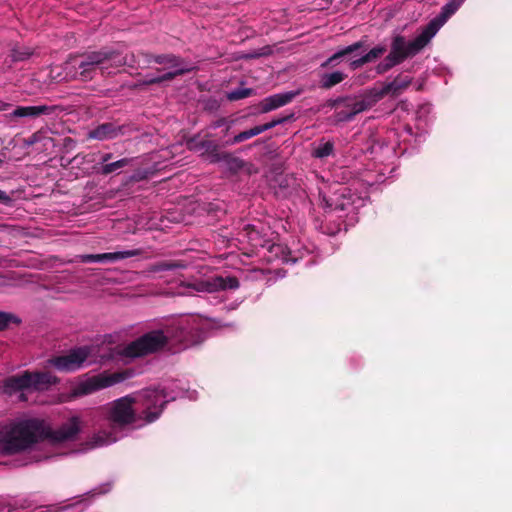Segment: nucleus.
<instances>
[{
	"label": "nucleus",
	"mask_w": 512,
	"mask_h": 512,
	"mask_svg": "<svg viewBox=\"0 0 512 512\" xmlns=\"http://www.w3.org/2000/svg\"><path fill=\"white\" fill-rule=\"evenodd\" d=\"M82 429L79 416H72L57 429H52L38 418L20 420L12 424L0 436V452L12 455L31 448L33 445L49 440L52 443L73 441Z\"/></svg>",
	"instance_id": "nucleus-1"
},
{
	"label": "nucleus",
	"mask_w": 512,
	"mask_h": 512,
	"mask_svg": "<svg viewBox=\"0 0 512 512\" xmlns=\"http://www.w3.org/2000/svg\"><path fill=\"white\" fill-rule=\"evenodd\" d=\"M168 400L157 389H146L138 396L126 395L108 404L106 419L112 428L123 429L143 420L151 424L163 413Z\"/></svg>",
	"instance_id": "nucleus-2"
},
{
	"label": "nucleus",
	"mask_w": 512,
	"mask_h": 512,
	"mask_svg": "<svg viewBox=\"0 0 512 512\" xmlns=\"http://www.w3.org/2000/svg\"><path fill=\"white\" fill-rule=\"evenodd\" d=\"M125 63V58L120 52L102 48L97 51L71 55L66 62V70L75 79L90 81L95 77L97 71H100L101 75L110 74V68H118Z\"/></svg>",
	"instance_id": "nucleus-3"
},
{
	"label": "nucleus",
	"mask_w": 512,
	"mask_h": 512,
	"mask_svg": "<svg viewBox=\"0 0 512 512\" xmlns=\"http://www.w3.org/2000/svg\"><path fill=\"white\" fill-rule=\"evenodd\" d=\"M431 40L432 37L423 27L413 40H407L406 37L401 34H394L391 37L388 55L376 67L377 73L384 74L393 67L403 63L406 59L415 57Z\"/></svg>",
	"instance_id": "nucleus-4"
},
{
	"label": "nucleus",
	"mask_w": 512,
	"mask_h": 512,
	"mask_svg": "<svg viewBox=\"0 0 512 512\" xmlns=\"http://www.w3.org/2000/svg\"><path fill=\"white\" fill-rule=\"evenodd\" d=\"M172 336L169 329L149 331L130 342L124 348V354L127 357L135 358L157 353L167 347Z\"/></svg>",
	"instance_id": "nucleus-5"
},
{
	"label": "nucleus",
	"mask_w": 512,
	"mask_h": 512,
	"mask_svg": "<svg viewBox=\"0 0 512 512\" xmlns=\"http://www.w3.org/2000/svg\"><path fill=\"white\" fill-rule=\"evenodd\" d=\"M147 63H156L163 66V70H167L168 68H175V71H168L160 76L152 77L145 79L139 83V85L150 86L154 84H160L162 82L171 81L178 76L185 75L191 72L194 68L189 66L187 62L172 53L167 54H145Z\"/></svg>",
	"instance_id": "nucleus-6"
},
{
	"label": "nucleus",
	"mask_w": 512,
	"mask_h": 512,
	"mask_svg": "<svg viewBox=\"0 0 512 512\" xmlns=\"http://www.w3.org/2000/svg\"><path fill=\"white\" fill-rule=\"evenodd\" d=\"M187 148L190 151L202 152V156H207L210 162L217 163L220 161L226 162L230 167L242 168L243 161L237 157H234L228 152H220L219 144L210 139V134L201 136L196 134L187 140Z\"/></svg>",
	"instance_id": "nucleus-7"
},
{
	"label": "nucleus",
	"mask_w": 512,
	"mask_h": 512,
	"mask_svg": "<svg viewBox=\"0 0 512 512\" xmlns=\"http://www.w3.org/2000/svg\"><path fill=\"white\" fill-rule=\"evenodd\" d=\"M59 382V379L49 372H30L24 371L8 377L4 386L11 392H17L27 389L37 391L47 390L50 386Z\"/></svg>",
	"instance_id": "nucleus-8"
},
{
	"label": "nucleus",
	"mask_w": 512,
	"mask_h": 512,
	"mask_svg": "<svg viewBox=\"0 0 512 512\" xmlns=\"http://www.w3.org/2000/svg\"><path fill=\"white\" fill-rule=\"evenodd\" d=\"M239 280L235 276H222L215 275L208 279L197 280L195 282H182L181 287L187 289V291H182L180 294L190 295V290L196 292H206V293H214L218 291L224 290H235L239 288Z\"/></svg>",
	"instance_id": "nucleus-9"
},
{
	"label": "nucleus",
	"mask_w": 512,
	"mask_h": 512,
	"mask_svg": "<svg viewBox=\"0 0 512 512\" xmlns=\"http://www.w3.org/2000/svg\"><path fill=\"white\" fill-rule=\"evenodd\" d=\"M127 378L126 372H115L112 374H99L88 378L85 381L77 384L72 390L73 397H80L89 395L100 389L110 387L114 384L120 383Z\"/></svg>",
	"instance_id": "nucleus-10"
},
{
	"label": "nucleus",
	"mask_w": 512,
	"mask_h": 512,
	"mask_svg": "<svg viewBox=\"0 0 512 512\" xmlns=\"http://www.w3.org/2000/svg\"><path fill=\"white\" fill-rule=\"evenodd\" d=\"M90 349L86 346L71 350L66 355L56 356L48 360V363L62 372H72L79 369L88 358Z\"/></svg>",
	"instance_id": "nucleus-11"
},
{
	"label": "nucleus",
	"mask_w": 512,
	"mask_h": 512,
	"mask_svg": "<svg viewBox=\"0 0 512 512\" xmlns=\"http://www.w3.org/2000/svg\"><path fill=\"white\" fill-rule=\"evenodd\" d=\"M239 235L246 238L253 248H267L269 252H283V247L272 243L259 231L255 225L247 224L239 232Z\"/></svg>",
	"instance_id": "nucleus-12"
},
{
	"label": "nucleus",
	"mask_w": 512,
	"mask_h": 512,
	"mask_svg": "<svg viewBox=\"0 0 512 512\" xmlns=\"http://www.w3.org/2000/svg\"><path fill=\"white\" fill-rule=\"evenodd\" d=\"M56 110L55 106H15L9 113L5 114L9 122H17L21 118L36 119L43 115H50Z\"/></svg>",
	"instance_id": "nucleus-13"
},
{
	"label": "nucleus",
	"mask_w": 512,
	"mask_h": 512,
	"mask_svg": "<svg viewBox=\"0 0 512 512\" xmlns=\"http://www.w3.org/2000/svg\"><path fill=\"white\" fill-rule=\"evenodd\" d=\"M377 102H379L378 98L376 97L372 88L359 96L344 97L343 107L348 109L350 113L355 117L357 114L372 108Z\"/></svg>",
	"instance_id": "nucleus-14"
},
{
	"label": "nucleus",
	"mask_w": 512,
	"mask_h": 512,
	"mask_svg": "<svg viewBox=\"0 0 512 512\" xmlns=\"http://www.w3.org/2000/svg\"><path fill=\"white\" fill-rule=\"evenodd\" d=\"M465 0H450L442 8L439 15L433 18L423 28L433 38L446 21L460 8Z\"/></svg>",
	"instance_id": "nucleus-15"
},
{
	"label": "nucleus",
	"mask_w": 512,
	"mask_h": 512,
	"mask_svg": "<svg viewBox=\"0 0 512 512\" xmlns=\"http://www.w3.org/2000/svg\"><path fill=\"white\" fill-rule=\"evenodd\" d=\"M128 129V125H117L114 122H105L90 130L87 137L99 141L110 140L120 135H125Z\"/></svg>",
	"instance_id": "nucleus-16"
},
{
	"label": "nucleus",
	"mask_w": 512,
	"mask_h": 512,
	"mask_svg": "<svg viewBox=\"0 0 512 512\" xmlns=\"http://www.w3.org/2000/svg\"><path fill=\"white\" fill-rule=\"evenodd\" d=\"M412 82V78L401 74L398 75L393 81L384 83L381 88L374 87L378 101L382 100L385 96L391 95L392 97L399 96L404 90H406Z\"/></svg>",
	"instance_id": "nucleus-17"
},
{
	"label": "nucleus",
	"mask_w": 512,
	"mask_h": 512,
	"mask_svg": "<svg viewBox=\"0 0 512 512\" xmlns=\"http://www.w3.org/2000/svg\"><path fill=\"white\" fill-rule=\"evenodd\" d=\"M141 254L139 249L118 251V252H107L102 254H85L78 256L82 263L92 262H115L122 259L135 257Z\"/></svg>",
	"instance_id": "nucleus-18"
},
{
	"label": "nucleus",
	"mask_w": 512,
	"mask_h": 512,
	"mask_svg": "<svg viewBox=\"0 0 512 512\" xmlns=\"http://www.w3.org/2000/svg\"><path fill=\"white\" fill-rule=\"evenodd\" d=\"M365 47V41L359 40L357 42L352 43L349 46H346L337 52H335L332 56H330L325 62L322 63L321 67L323 68H333L337 66L343 59L349 58V61L355 57V53L362 50Z\"/></svg>",
	"instance_id": "nucleus-19"
},
{
	"label": "nucleus",
	"mask_w": 512,
	"mask_h": 512,
	"mask_svg": "<svg viewBox=\"0 0 512 512\" xmlns=\"http://www.w3.org/2000/svg\"><path fill=\"white\" fill-rule=\"evenodd\" d=\"M297 95H299V91H288L266 97L259 104L260 112L268 113L279 107L285 106L292 102Z\"/></svg>",
	"instance_id": "nucleus-20"
},
{
	"label": "nucleus",
	"mask_w": 512,
	"mask_h": 512,
	"mask_svg": "<svg viewBox=\"0 0 512 512\" xmlns=\"http://www.w3.org/2000/svg\"><path fill=\"white\" fill-rule=\"evenodd\" d=\"M387 51V45L379 44L370 49L366 54L362 55L359 58L352 59L348 62V66L351 70H357L364 65L374 62L380 57H382Z\"/></svg>",
	"instance_id": "nucleus-21"
},
{
	"label": "nucleus",
	"mask_w": 512,
	"mask_h": 512,
	"mask_svg": "<svg viewBox=\"0 0 512 512\" xmlns=\"http://www.w3.org/2000/svg\"><path fill=\"white\" fill-rule=\"evenodd\" d=\"M176 333V336L179 338L178 341L183 345L184 348L199 342L200 334L196 328L189 329L186 326H179L176 329Z\"/></svg>",
	"instance_id": "nucleus-22"
},
{
	"label": "nucleus",
	"mask_w": 512,
	"mask_h": 512,
	"mask_svg": "<svg viewBox=\"0 0 512 512\" xmlns=\"http://www.w3.org/2000/svg\"><path fill=\"white\" fill-rule=\"evenodd\" d=\"M132 158H122L114 162L102 164L98 170V173L107 176L113 173H119L122 169L129 166L132 163Z\"/></svg>",
	"instance_id": "nucleus-23"
},
{
	"label": "nucleus",
	"mask_w": 512,
	"mask_h": 512,
	"mask_svg": "<svg viewBox=\"0 0 512 512\" xmlns=\"http://www.w3.org/2000/svg\"><path fill=\"white\" fill-rule=\"evenodd\" d=\"M186 263L181 260H169V261H159L156 262L149 267L150 272H162V271H170L176 269H184L186 268Z\"/></svg>",
	"instance_id": "nucleus-24"
},
{
	"label": "nucleus",
	"mask_w": 512,
	"mask_h": 512,
	"mask_svg": "<svg viewBox=\"0 0 512 512\" xmlns=\"http://www.w3.org/2000/svg\"><path fill=\"white\" fill-rule=\"evenodd\" d=\"M346 77L347 75L340 71L324 74L321 78V87L324 89H330L341 83Z\"/></svg>",
	"instance_id": "nucleus-25"
},
{
	"label": "nucleus",
	"mask_w": 512,
	"mask_h": 512,
	"mask_svg": "<svg viewBox=\"0 0 512 512\" xmlns=\"http://www.w3.org/2000/svg\"><path fill=\"white\" fill-rule=\"evenodd\" d=\"M334 151V143L332 141H327L320 143L317 147L313 149L312 155L315 158H326L332 155Z\"/></svg>",
	"instance_id": "nucleus-26"
},
{
	"label": "nucleus",
	"mask_w": 512,
	"mask_h": 512,
	"mask_svg": "<svg viewBox=\"0 0 512 512\" xmlns=\"http://www.w3.org/2000/svg\"><path fill=\"white\" fill-rule=\"evenodd\" d=\"M256 94L253 88H237L227 94V99L230 101H237Z\"/></svg>",
	"instance_id": "nucleus-27"
},
{
	"label": "nucleus",
	"mask_w": 512,
	"mask_h": 512,
	"mask_svg": "<svg viewBox=\"0 0 512 512\" xmlns=\"http://www.w3.org/2000/svg\"><path fill=\"white\" fill-rule=\"evenodd\" d=\"M257 135L258 134H257L256 128L254 126L248 130L238 133L231 140L227 141V144L234 145L237 143H241V142L246 141V140H248L254 136H257Z\"/></svg>",
	"instance_id": "nucleus-28"
},
{
	"label": "nucleus",
	"mask_w": 512,
	"mask_h": 512,
	"mask_svg": "<svg viewBox=\"0 0 512 512\" xmlns=\"http://www.w3.org/2000/svg\"><path fill=\"white\" fill-rule=\"evenodd\" d=\"M11 323L19 324L20 319L12 313L0 311V331L7 329Z\"/></svg>",
	"instance_id": "nucleus-29"
},
{
	"label": "nucleus",
	"mask_w": 512,
	"mask_h": 512,
	"mask_svg": "<svg viewBox=\"0 0 512 512\" xmlns=\"http://www.w3.org/2000/svg\"><path fill=\"white\" fill-rule=\"evenodd\" d=\"M32 55V51L25 47H15L11 51V58L14 62L24 61Z\"/></svg>",
	"instance_id": "nucleus-30"
},
{
	"label": "nucleus",
	"mask_w": 512,
	"mask_h": 512,
	"mask_svg": "<svg viewBox=\"0 0 512 512\" xmlns=\"http://www.w3.org/2000/svg\"><path fill=\"white\" fill-rule=\"evenodd\" d=\"M115 439H111L109 436H104L101 434H97L93 437V447L102 446L111 442H114Z\"/></svg>",
	"instance_id": "nucleus-31"
},
{
	"label": "nucleus",
	"mask_w": 512,
	"mask_h": 512,
	"mask_svg": "<svg viewBox=\"0 0 512 512\" xmlns=\"http://www.w3.org/2000/svg\"><path fill=\"white\" fill-rule=\"evenodd\" d=\"M335 116H336L337 121H340V122H348L354 118V116L346 108L343 110L337 111Z\"/></svg>",
	"instance_id": "nucleus-32"
},
{
	"label": "nucleus",
	"mask_w": 512,
	"mask_h": 512,
	"mask_svg": "<svg viewBox=\"0 0 512 512\" xmlns=\"http://www.w3.org/2000/svg\"><path fill=\"white\" fill-rule=\"evenodd\" d=\"M0 203L5 206H12L13 198L7 192L0 190Z\"/></svg>",
	"instance_id": "nucleus-33"
},
{
	"label": "nucleus",
	"mask_w": 512,
	"mask_h": 512,
	"mask_svg": "<svg viewBox=\"0 0 512 512\" xmlns=\"http://www.w3.org/2000/svg\"><path fill=\"white\" fill-rule=\"evenodd\" d=\"M294 119V114L291 113L285 117H280V118H275L271 121V123H274V127L279 125V124H282L284 122H287V121H290V120H293Z\"/></svg>",
	"instance_id": "nucleus-34"
},
{
	"label": "nucleus",
	"mask_w": 512,
	"mask_h": 512,
	"mask_svg": "<svg viewBox=\"0 0 512 512\" xmlns=\"http://www.w3.org/2000/svg\"><path fill=\"white\" fill-rule=\"evenodd\" d=\"M255 128H256L257 134L259 135L269 129L274 128V123H271V121H270V122L262 124V125H257V126H255Z\"/></svg>",
	"instance_id": "nucleus-35"
},
{
	"label": "nucleus",
	"mask_w": 512,
	"mask_h": 512,
	"mask_svg": "<svg viewBox=\"0 0 512 512\" xmlns=\"http://www.w3.org/2000/svg\"><path fill=\"white\" fill-rule=\"evenodd\" d=\"M343 104H344V97H338V98L330 100L328 102V106L331 108H337L341 105L343 106Z\"/></svg>",
	"instance_id": "nucleus-36"
},
{
	"label": "nucleus",
	"mask_w": 512,
	"mask_h": 512,
	"mask_svg": "<svg viewBox=\"0 0 512 512\" xmlns=\"http://www.w3.org/2000/svg\"><path fill=\"white\" fill-rule=\"evenodd\" d=\"M14 106L11 103L4 102L0 100V112H10Z\"/></svg>",
	"instance_id": "nucleus-37"
},
{
	"label": "nucleus",
	"mask_w": 512,
	"mask_h": 512,
	"mask_svg": "<svg viewBox=\"0 0 512 512\" xmlns=\"http://www.w3.org/2000/svg\"><path fill=\"white\" fill-rule=\"evenodd\" d=\"M113 158V154L112 153H104L101 155V165L102 164H107V163H110V160H112Z\"/></svg>",
	"instance_id": "nucleus-38"
},
{
	"label": "nucleus",
	"mask_w": 512,
	"mask_h": 512,
	"mask_svg": "<svg viewBox=\"0 0 512 512\" xmlns=\"http://www.w3.org/2000/svg\"><path fill=\"white\" fill-rule=\"evenodd\" d=\"M38 141L37 133L32 134L27 140V145H34Z\"/></svg>",
	"instance_id": "nucleus-39"
},
{
	"label": "nucleus",
	"mask_w": 512,
	"mask_h": 512,
	"mask_svg": "<svg viewBox=\"0 0 512 512\" xmlns=\"http://www.w3.org/2000/svg\"><path fill=\"white\" fill-rule=\"evenodd\" d=\"M341 230L340 228V224H338L335 228H327L326 230V233L330 234V235H335L336 233H338L339 231Z\"/></svg>",
	"instance_id": "nucleus-40"
},
{
	"label": "nucleus",
	"mask_w": 512,
	"mask_h": 512,
	"mask_svg": "<svg viewBox=\"0 0 512 512\" xmlns=\"http://www.w3.org/2000/svg\"><path fill=\"white\" fill-rule=\"evenodd\" d=\"M337 209L344 210V205H343V204H341V205H336V206H335V210H337Z\"/></svg>",
	"instance_id": "nucleus-41"
},
{
	"label": "nucleus",
	"mask_w": 512,
	"mask_h": 512,
	"mask_svg": "<svg viewBox=\"0 0 512 512\" xmlns=\"http://www.w3.org/2000/svg\"><path fill=\"white\" fill-rule=\"evenodd\" d=\"M168 71H175V68H168Z\"/></svg>",
	"instance_id": "nucleus-42"
},
{
	"label": "nucleus",
	"mask_w": 512,
	"mask_h": 512,
	"mask_svg": "<svg viewBox=\"0 0 512 512\" xmlns=\"http://www.w3.org/2000/svg\"><path fill=\"white\" fill-rule=\"evenodd\" d=\"M2 164V160L0 159V165Z\"/></svg>",
	"instance_id": "nucleus-43"
}]
</instances>
